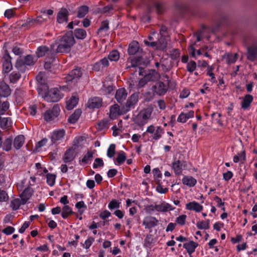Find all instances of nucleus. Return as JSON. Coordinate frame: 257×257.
I'll use <instances>...</instances> for the list:
<instances>
[{"instance_id":"obj_48","label":"nucleus","mask_w":257,"mask_h":257,"mask_svg":"<svg viewBox=\"0 0 257 257\" xmlns=\"http://www.w3.org/2000/svg\"><path fill=\"white\" fill-rule=\"evenodd\" d=\"M75 207L78 209V211L80 214H81L84 213L85 210L86 209L87 207L85 204L84 202L82 201H79L75 204Z\"/></svg>"},{"instance_id":"obj_52","label":"nucleus","mask_w":257,"mask_h":257,"mask_svg":"<svg viewBox=\"0 0 257 257\" xmlns=\"http://www.w3.org/2000/svg\"><path fill=\"white\" fill-rule=\"evenodd\" d=\"M36 167L38 170L37 174L39 175H42L43 174H46L48 172V170L46 168L42 166L41 164L39 163L36 164Z\"/></svg>"},{"instance_id":"obj_19","label":"nucleus","mask_w":257,"mask_h":257,"mask_svg":"<svg viewBox=\"0 0 257 257\" xmlns=\"http://www.w3.org/2000/svg\"><path fill=\"white\" fill-rule=\"evenodd\" d=\"M138 101V94L137 93H133L127 100L125 103L126 110L128 111L131 108L134 107L135 105L137 104Z\"/></svg>"},{"instance_id":"obj_54","label":"nucleus","mask_w":257,"mask_h":257,"mask_svg":"<svg viewBox=\"0 0 257 257\" xmlns=\"http://www.w3.org/2000/svg\"><path fill=\"white\" fill-rule=\"evenodd\" d=\"M186 215H181L176 218L175 221L177 224L180 225H184L186 223Z\"/></svg>"},{"instance_id":"obj_41","label":"nucleus","mask_w":257,"mask_h":257,"mask_svg":"<svg viewBox=\"0 0 257 257\" xmlns=\"http://www.w3.org/2000/svg\"><path fill=\"white\" fill-rule=\"evenodd\" d=\"M126 159V156L125 153L122 151H119L118 152L117 156L116 159V161L117 162V164L119 165L122 164Z\"/></svg>"},{"instance_id":"obj_44","label":"nucleus","mask_w":257,"mask_h":257,"mask_svg":"<svg viewBox=\"0 0 257 257\" xmlns=\"http://www.w3.org/2000/svg\"><path fill=\"white\" fill-rule=\"evenodd\" d=\"M18 189L19 191L24 190L26 188L29 187V181L27 179H24L17 184Z\"/></svg>"},{"instance_id":"obj_25","label":"nucleus","mask_w":257,"mask_h":257,"mask_svg":"<svg viewBox=\"0 0 257 257\" xmlns=\"http://www.w3.org/2000/svg\"><path fill=\"white\" fill-rule=\"evenodd\" d=\"M33 192L32 189L31 187L26 188L22 194L20 195V198L23 200V203H26L28 200L30 198Z\"/></svg>"},{"instance_id":"obj_40","label":"nucleus","mask_w":257,"mask_h":257,"mask_svg":"<svg viewBox=\"0 0 257 257\" xmlns=\"http://www.w3.org/2000/svg\"><path fill=\"white\" fill-rule=\"evenodd\" d=\"M23 200L20 198H17L13 199L11 203V207L13 210H16L18 209L22 204H25L23 203Z\"/></svg>"},{"instance_id":"obj_6","label":"nucleus","mask_w":257,"mask_h":257,"mask_svg":"<svg viewBox=\"0 0 257 257\" xmlns=\"http://www.w3.org/2000/svg\"><path fill=\"white\" fill-rule=\"evenodd\" d=\"M146 132L151 135L153 139L158 140L161 138L162 134L164 133V130L160 126H155L150 125L147 127Z\"/></svg>"},{"instance_id":"obj_58","label":"nucleus","mask_w":257,"mask_h":257,"mask_svg":"<svg viewBox=\"0 0 257 257\" xmlns=\"http://www.w3.org/2000/svg\"><path fill=\"white\" fill-rule=\"evenodd\" d=\"M196 68V62L194 61H190L187 65V70L190 72H193Z\"/></svg>"},{"instance_id":"obj_20","label":"nucleus","mask_w":257,"mask_h":257,"mask_svg":"<svg viewBox=\"0 0 257 257\" xmlns=\"http://www.w3.org/2000/svg\"><path fill=\"white\" fill-rule=\"evenodd\" d=\"M76 156L75 149L71 148L68 149L63 157V161L65 163H69L75 158Z\"/></svg>"},{"instance_id":"obj_36","label":"nucleus","mask_w":257,"mask_h":257,"mask_svg":"<svg viewBox=\"0 0 257 257\" xmlns=\"http://www.w3.org/2000/svg\"><path fill=\"white\" fill-rule=\"evenodd\" d=\"M74 35L78 39H84L86 38L87 34L84 29L78 28L74 30Z\"/></svg>"},{"instance_id":"obj_45","label":"nucleus","mask_w":257,"mask_h":257,"mask_svg":"<svg viewBox=\"0 0 257 257\" xmlns=\"http://www.w3.org/2000/svg\"><path fill=\"white\" fill-rule=\"evenodd\" d=\"M120 202L115 200L112 199L108 203V207L110 210L117 209L120 207Z\"/></svg>"},{"instance_id":"obj_34","label":"nucleus","mask_w":257,"mask_h":257,"mask_svg":"<svg viewBox=\"0 0 257 257\" xmlns=\"http://www.w3.org/2000/svg\"><path fill=\"white\" fill-rule=\"evenodd\" d=\"M95 151H88L87 153L84 156L83 158L80 161V164H86L88 162L92 160L94 152Z\"/></svg>"},{"instance_id":"obj_9","label":"nucleus","mask_w":257,"mask_h":257,"mask_svg":"<svg viewBox=\"0 0 257 257\" xmlns=\"http://www.w3.org/2000/svg\"><path fill=\"white\" fill-rule=\"evenodd\" d=\"M65 131L63 129L55 130L51 135V141L53 144H59L64 138Z\"/></svg>"},{"instance_id":"obj_60","label":"nucleus","mask_w":257,"mask_h":257,"mask_svg":"<svg viewBox=\"0 0 257 257\" xmlns=\"http://www.w3.org/2000/svg\"><path fill=\"white\" fill-rule=\"evenodd\" d=\"M109 29V23L108 21L105 20L101 23V26L98 29V31H107Z\"/></svg>"},{"instance_id":"obj_15","label":"nucleus","mask_w":257,"mask_h":257,"mask_svg":"<svg viewBox=\"0 0 257 257\" xmlns=\"http://www.w3.org/2000/svg\"><path fill=\"white\" fill-rule=\"evenodd\" d=\"M102 100L99 97H94L89 99L87 105L90 108H98L102 106Z\"/></svg>"},{"instance_id":"obj_10","label":"nucleus","mask_w":257,"mask_h":257,"mask_svg":"<svg viewBox=\"0 0 257 257\" xmlns=\"http://www.w3.org/2000/svg\"><path fill=\"white\" fill-rule=\"evenodd\" d=\"M187 167L186 162L184 161L174 160L172 163V169L177 175H180L182 172Z\"/></svg>"},{"instance_id":"obj_5","label":"nucleus","mask_w":257,"mask_h":257,"mask_svg":"<svg viewBox=\"0 0 257 257\" xmlns=\"http://www.w3.org/2000/svg\"><path fill=\"white\" fill-rule=\"evenodd\" d=\"M60 111L59 106L58 105H55L51 109L48 110L44 113V118L47 121H53L58 117Z\"/></svg>"},{"instance_id":"obj_42","label":"nucleus","mask_w":257,"mask_h":257,"mask_svg":"<svg viewBox=\"0 0 257 257\" xmlns=\"http://www.w3.org/2000/svg\"><path fill=\"white\" fill-rule=\"evenodd\" d=\"M119 53L115 50L111 51L108 55L109 60L111 61H117L119 58Z\"/></svg>"},{"instance_id":"obj_2","label":"nucleus","mask_w":257,"mask_h":257,"mask_svg":"<svg viewBox=\"0 0 257 257\" xmlns=\"http://www.w3.org/2000/svg\"><path fill=\"white\" fill-rule=\"evenodd\" d=\"M37 90L39 95L48 102H57L63 97L60 90L56 88L49 90L46 84H41Z\"/></svg>"},{"instance_id":"obj_57","label":"nucleus","mask_w":257,"mask_h":257,"mask_svg":"<svg viewBox=\"0 0 257 257\" xmlns=\"http://www.w3.org/2000/svg\"><path fill=\"white\" fill-rule=\"evenodd\" d=\"M104 166V163L101 158H96L94 160L93 164V168L94 169L97 168L98 167H103Z\"/></svg>"},{"instance_id":"obj_50","label":"nucleus","mask_w":257,"mask_h":257,"mask_svg":"<svg viewBox=\"0 0 257 257\" xmlns=\"http://www.w3.org/2000/svg\"><path fill=\"white\" fill-rule=\"evenodd\" d=\"M21 77L20 74L18 72H13L10 75V81L13 83H16Z\"/></svg>"},{"instance_id":"obj_28","label":"nucleus","mask_w":257,"mask_h":257,"mask_svg":"<svg viewBox=\"0 0 257 257\" xmlns=\"http://www.w3.org/2000/svg\"><path fill=\"white\" fill-rule=\"evenodd\" d=\"M14 147L17 149H20L25 143V137L23 135L17 136L14 140Z\"/></svg>"},{"instance_id":"obj_27","label":"nucleus","mask_w":257,"mask_h":257,"mask_svg":"<svg viewBox=\"0 0 257 257\" xmlns=\"http://www.w3.org/2000/svg\"><path fill=\"white\" fill-rule=\"evenodd\" d=\"M182 181L184 185L190 187L194 186L197 183V180L193 177L189 176H184Z\"/></svg>"},{"instance_id":"obj_39","label":"nucleus","mask_w":257,"mask_h":257,"mask_svg":"<svg viewBox=\"0 0 257 257\" xmlns=\"http://www.w3.org/2000/svg\"><path fill=\"white\" fill-rule=\"evenodd\" d=\"M81 113L80 109H76L74 112L68 118V121L71 123H74L79 118Z\"/></svg>"},{"instance_id":"obj_32","label":"nucleus","mask_w":257,"mask_h":257,"mask_svg":"<svg viewBox=\"0 0 257 257\" xmlns=\"http://www.w3.org/2000/svg\"><path fill=\"white\" fill-rule=\"evenodd\" d=\"M139 44L137 41H133L129 45L127 52L130 55H135L139 49Z\"/></svg>"},{"instance_id":"obj_56","label":"nucleus","mask_w":257,"mask_h":257,"mask_svg":"<svg viewBox=\"0 0 257 257\" xmlns=\"http://www.w3.org/2000/svg\"><path fill=\"white\" fill-rule=\"evenodd\" d=\"M10 106L9 103L8 101L4 102L0 105V115H3L9 109Z\"/></svg>"},{"instance_id":"obj_3","label":"nucleus","mask_w":257,"mask_h":257,"mask_svg":"<svg viewBox=\"0 0 257 257\" xmlns=\"http://www.w3.org/2000/svg\"><path fill=\"white\" fill-rule=\"evenodd\" d=\"M152 112L148 109H143L134 118V121L138 125L143 126L147 123L151 117Z\"/></svg>"},{"instance_id":"obj_18","label":"nucleus","mask_w":257,"mask_h":257,"mask_svg":"<svg viewBox=\"0 0 257 257\" xmlns=\"http://www.w3.org/2000/svg\"><path fill=\"white\" fill-rule=\"evenodd\" d=\"M203 207L196 201H192L186 204V209L188 210L200 212L203 210Z\"/></svg>"},{"instance_id":"obj_63","label":"nucleus","mask_w":257,"mask_h":257,"mask_svg":"<svg viewBox=\"0 0 257 257\" xmlns=\"http://www.w3.org/2000/svg\"><path fill=\"white\" fill-rule=\"evenodd\" d=\"M14 9H8L7 10L4 14L5 17L8 19H11L14 16Z\"/></svg>"},{"instance_id":"obj_30","label":"nucleus","mask_w":257,"mask_h":257,"mask_svg":"<svg viewBox=\"0 0 257 257\" xmlns=\"http://www.w3.org/2000/svg\"><path fill=\"white\" fill-rule=\"evenodd\" d=\"M12 122L10 117H2L0 121V126L3 130L9 129L12 126Z\"/></svg>"},{"instance_id":"obj_13","label":"nucleus","mask_w":257,"mask_h":257,"mask_svg":"<svg viewBox=\"0 0 257 257\" xmlns=\"http://www.w3.org/2000/svg\"><path fill=\"white\" fill-rule=\"evenodd\" d=\"M167 86L162 82H157L153 87L154 93L159 95H164L167 91Z\"/></svg>"},{"instance_id":"obj_8","label":"nucleus","mask_w":257,"mask_h":257,"mask_svg":"<svg viewBox=\"0 0 257 257\" xmlns=\"http://www.w3.org/2000/svg\"><path fill=\"white\" fill-rule=\"evenodd\" d=\"M159 220L154 216H146L143 220V225L145 228L151 230L152 228L156 227L159 224Z\"/></svg>"},{"instance_id":"obj_64","label":"nucleus","mask_w":257,"mask_h":257,"mask_svg":"<svg viewBox=\"0 0 257 257\" xmlns=\"http://www.w3.org/2000/svg\"><path fill=\"white\" fill-rule=\"evenodd\" d=\"M15 231V228L12 226H8L3 230V232L7 235L12 234Z\"/></svg>"},{"instance_id":"obj_16","label":"nucleus","mask_w":257,"mask_h":257,"mask_svg":"<svg viewBox=\"0 0 257 257\" xmlns=\"http://www.w3.org/2000/svg\"><path fill=\"white\" fill-rule=\"evenodd\" d=\"M127 96V92L124 88H120L116 91L115 98L118 103L123 102Z\"/></svg>"},{"instance_id":"obj_1","label":"nucleus","mask_w":257,"mask_h":257,"mask_svg":"<svg viewBox=\"0 0 257 257\" xmlns=\"http://www.w3.org/2000/svg\"><path fill=\"white\" fill-rule=\"evenodd\" d=\"M75 40L72 33H67L58 37L55 43L51 45L52 53H67L75 44Z\"/></svg>"},{"instance_id":"obj_7","label":"nucleus","mask_w":257,"mask_h":257,"mask_svg":"<svg viewBox=\"0 0 257 257\" xmlns=\"http://www.w3.org/2000/svg\"><path fill=\"white\" fill-rule=\"evenodd\" d=\"M144 43L151 47H156L158 49L164 50L167 45V41H166L164 36L161 35L160 38H158L155 41L149 42L148 41H144Z\"/></svg>"},{"instance_id":"obj_49","label":"nucleus","mask_w":257,"mask_h":257,"mask_svg":"<svg viewBox=\"0 0 257 257\" xmlns=\"http://www.w3.org/2000/svg\"><path fill=\"white\" fill-rule=\"evenodd\" d=\"M194 45V44L192 45L189 47L188 51L191 56L195 58L196 55H200L201 54V52L200 50H198L196 51Z\"/></svg>"},{"instance_id":"obj_59","label":"nucleus","mask_w":257,"mask_h":257,"mask_svg":"<svg viewBox=\"0 0 257 257\" xmlns=\"http://www.w3.org/2000/svg\"><path fill=\"white\" fill-rule=\"evenodd\" d=\"M149 76H146L144 78H142L139 82L137 85V89H139L143 87L146 84H147Z\"/></svg>"},{"instance_id":"obj_61","label":"nucleus","mask_w":257,"mask_h":257,"mask_svg":"<svg viewBox=\"0 0 257 257\" xmlns=\"http://www.w3.org/2000/svg\"><path fill=\"white\" fill-rule=\"evenodd\" d=\"M110 215V212L107 210L101 212L99 214V217L103 220L108 218Z\"/></svg>"},{"instance_id":"obj_21","label":"nucleus","mask_w":257,"mask_h":257,"mask_svg":"<svg viewBox=\"0 0 257 257\" xmlns=\"http://www.w3.org/2000/svg\"><path fill=\"white\" fill-rule=\"evenodd\" d=\"M3 70L5 72H9L12 68L11 58L8 54H6L3 57Z\"/></svg>"},{"instance_id":"obj_29","label":"nucleus","mask_w":257,"mask_h":257,"mask_svg":"<svg viewBox=\"0 0 257 257\" xmlns=\"http://www.w3.org/2000/svg\"><path fill=\"white\" fill-rule=\"evenodd\" d=\"M222 59L228 64L234 63L237 60V54L225 53L222 56Z\"/></svg>"},{"instance_id":"obj_43","label":"nucleus","mask_w":257,"mask_h":257,"mask_svg":"<svg viewBox=\"0 0 257 257\" xmlns=\"http://www.w3.org/2000/svg\"><path fill=\"white\" fill-rule=\"evenodd\" d=\"M209 220L198 221L196 223V226L199 229H208L209 228Z\"/></svg>"},{"instance_id":"obj_62","label":"nucleus","mask_w":257,"mask_h":257,"mask_svg":"<svg viewBox=\"0 0 257 257\" xmlns=\"http://www.w3.org/2000/svg\"><path fill=\"white\" fill-rule=\"evenodd\" d=\"M108 58L107 57H104L101 59L99 63H100L101 68H103V67H106L108 66L109 65V61H108Z\"/></svg>"},{"instance_id":"obj_47","label":"nucleus","mask_w":257,"mask_h":257,"mask_svg":"<svg viewBox=\"0 0 257 257\" xmlns=\"http://www.w3.org/2000/svg\"><path fill=\"white\" fill-rule=\"evenodd\" d=\"M48 50L49 49L46 46H40L37 49V55L39 57H43L46 54Z\"/></svg>"},{"instance_id":"obj_46","label":"nucleus","mask_w":257,"mask_h":257,"mask_svg":"<svg viewBox=\"0 0 257 257\" xmlns=\"http://www.w3.org/2000/svg\"><path fill=\"white\" fill-rule=\"evenodd\" d=\"M46 178L47 183L50 186H54L55 183L56 175L53 174L48 173Z\"/></svg>"},{"instance_id":"obj_11","label":"nucleus","mask_w":257,"mask_h":257,"mask_svg":"<svg viewBox=\"0 0 257 257\" xmlns=\"http://www.w3.org/2000/svg\"><path fill=\"white\" fill-rule=\"evenodd\" d=\"M156 211L159 212L165 213L175 209V207L169 203L163 201L159 204H155Z\"/></svg>"},{"instance_id":"obj_51","label":"nucleus","mask_w":257,"mask_h":257,"mask_svg":"<svg viewBox=\"0 0 257 257\" xmlns=\"http://www.w3.org/2000/svg\"><path fill=\"white\" fill-rule=\"evenodd\" d=\"M115 152V145L114 144H111L107 151V156L108 157L112 158Z\"/></svg>"},{"instance_id":"obj_38","label":"nucleus","mask_w":257,"mask_h":257,"mask_svg":"<svg viewBox=\"0 0 257 257\" xmlns=\"http://www.w3.org/2000/svg\"><path fill=\"white\" fill-rule=\"evenodd\" d=\"M89 8L86 6H82L78 8L77 17L79 18H83L88 12Z\"/></svg>"},{"instance_id":"obj_4","label":"nucleus","mask_w":257,"mask_h":257,"mask_svg":"<svg viewBox=\"0 0 257 257\" xmlns=\"http://www.w3.org/2000/svg\"><path fill=\"white\" fill-rule=\"evenodd\" d=\"M34 63V57L32 55H28L23 58L18 60L16 63V66L19 70L23 71H25L26 66H31Z\"/></svg>"},{"instance_id":"obj_53","label":"nucleus","mask_w":257,"mask_h":257,"mask_svg":"<svg viewBox=\"0 0 257 257\" xmlns=\"http://www.w3.org/2000/svg\"><path fill=\"white\" fill-rule=\"evenodd\" d=\"M83 141L84 138L83 137L79 136L76 137L73 142V146L77 148L81 147L83 144Z\"/></svg>"},{"instance_id":"obj_17","label":"nucleus","mask_w":257,"mask_h":257,"mask_svg":"<svg viewBox=\"0 0 257 257\" xmlns=\"http://www.w3.org/2000/svg\"><path fill=\"white\" fill-rule=\"evenodd\" d=\"M68 15L69 12L66 9H61L57 15V22L60 24L67 22Z\"/></svg>"},{"instance_id":"obj_35","label":"nucleus","mask_w":257,"mask_h":257,"mask_svg":"<svg viewBox=\"0 0 257 257\" xmlns=\"http://www.w3.org/2000/svg\"><path fill=\"white\" fill-rule=\"evenodd\" d=\"M12 138H8L4 140L2 144L3 150L8 152L12 149V143H13Z\"/></svg>"},{"instance_id":"obj_23","label":"nucleus","mask_w":257,"mask_h":257,"mask_svg":"<svg viewBox=\"0 0 257 257\" xmlns=\"http://www.w3.org/2000/svg\"><path fill=\"white\" fill-rule=\"evenodd\" d=\"M198 245V243L193 241H190L183 244V247L187 250L190 257H191L192 253L195 251Z\"/></svg>"},{"instance_id":"obj_12","label":"nucleus","mask_w":257,"mask_h":257,"mask_svg":"<svg viewBox=\"0 0 257 257\" xmlns=\"http://www.w3.org/2000/svg\"><path fill=\"white\" fill-rule=\"evenodd\" d=\"M239 99L241 100L240 103L241 108L243 110H248L253 101V97L250 94H246L244 97H240Z\"/></svg>"},{"instance_id":"obj_14","label":"nucleus","mask_w":257,"mask_h":257,"mask_svg":"<svg viewBox=\"0 0 257 257\" xmlns=\"http://www.w3.org/2000/svg\"><path fill=\"white\" fill-rule=\"evenodd\" d=\"M82 75V72L80 68H76L72 70L66 77V81H75L77 79L79 78Z\"/></svg>"},{"instance_id":"obj_33","label":"nucleus","mask_w":257,"mask_h":257,"mask_svg":"<svg viewBox=\"0 0 257 257\" xmlns=\"http://www.w3.org/2000/svg\"><path fill=\"white\" fill-rule=\"evenodd\" d=\"M78 98L75 96H72L66 102V108L68 110L72 109L77 105Z\"/></svg>"},{"instance_id":"obj_31","label":"nucleus","mask_w":257,"mask_h":257,"mask_svg":"<svg viewBox=\"0 0 257 257\" xmlns=\"http://www.w3.org/2000/svg\"><path fill=\"white\" fill-rule=\"evenodd\" d=\"M156 11L157 14L161 15L163 14L167 10V7L164 2H157L155 4Z\"/></svg>"},{"instance_id":"obj_26","label":"nucleus","mask_w":257,"mask_h":257,"mask_svg":"<svg viewBox=\"0 0 257 257\" xmlns=\"http://www.w3.org/2000/svg\"><path fill=\"white\" fill-rule=\"evenodd\" d=\"M257 55V46L252 45L247 48V59L253 61Z\"/></svg>"},{"instance_id":"obj_37","label":"nucleus","mask_w":257,"mask_h":257,"mask_svg":"<svg viewBox=\"0 0 257 257\" xmlns=\"http://www.w3.org/2000/svg\"><path fill=\"white\" fill-rule=\"evenodd\" d=\"M73 213V211L70 207L68 205H64L62 209L61 215L64 219H66L72 214Z\"/></svg>"},{"instance_id":"obj_55","label":"nucleus","mask_w":257,"mask_h":257,"mask_svg":"<svg viewBox=\"0 0 257 257\" xmlns=\"http://www.w3.org/2000/svg\"><path fill=\"white\" fill-rule=\"evenodd\" d=\"M94 241V238L92 237L89 236L87 238V239L85 241L84 243L83 244V248L85 249L89 248L93 242Z\"/></svg>"},{"instance_id":"obj_22","label":"nucleus","mask_w":257,"mask_h":257,"mask_svg":"<svg viewBox=\"0 0 257 257\" xmlns=\"http://www.w3.org/2000/svg\"><path fill=\"white\" fill-rule=\"evenodd\" d=\"M11 94V89L4 81H0V96L7 97Z\"/></svg>"},{"instance_id":"obj_24","label":"nucleus","mask_w":257,"mask_h":257,"mask_svg":"<svg viewBox=\"0 0 257 257\" xmlns=\"http://www.w3.org/2000/svg\"><path fill=\"white\" fill-rule=\"evenodd\" d=\"M121 114L119 107L117 104L110 106L109 109V117L111 119H114L117 116Z\"/></svg>"}]
</instances>
